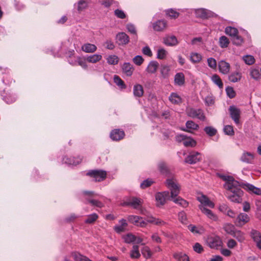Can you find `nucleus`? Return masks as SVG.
Wrapping results in <instances>:
<instances>
[{"mask_svg": "<svg viewBox=\"0 0 261 261\" xmlns=\"http://www.w3.org/2000/svg\"><path fill=\"white\" fill-rule=\"evenodd\" d=\"M206 242L208 246L213 249H218L222 244L221 240L218 236L209 237Z\"/></svg>", "mask_w": 261, "mask_h": 261, "instance_id": "8", "label": "nucleus"}, {"mask_svg": "<svg viewBox=\"0 0 261 261\" xmlns=\"http://www.w3.org/2000/svg\"><path fill=\"white\" fill-rule=\"evenodd\" d=\"M176 140L178 142L182 141L183 144L185 146L193 147L196 145V142L192 138H187L186 136L184 135H178L176 137Z\"/></svg>", "mask_w": 261, "mask_h": 261, "instance_id": "9", "label": "nucleus"}, {"mask_svg": "<svg viewBox=\"0 0 261 261\" xmlns=\"http://www.w3.org/2000/svg\"><path fill=\"white\" fill-rule=\"evenodd\" d=\"M226 92L227 96L230 98H232L236 96V92L233 88L231 87H227L226 88Z\"/></svg>", "mask_w": 261, "mask_h": 261, "instance_id": "64", "label": "nucleus"}, {"mask_svg": "<svg viewBox=\"0 0 261 261\" xmlns=\"http://www.w3.org/2000/svg\"><path fill=\"white\" fill-rule=\"evenodd\" d=\"M232 42L234 44H236L237 45H240L243 43V39L241 36H239L238 34L236 36L232 37Z\"/></svg>", "mask_w": 261, "mask_h": 261, "instance_id": "62", "label": "nucleus"}, {"mask_svg": "<svg viewBox=\"0 0 261 261\" xmlns=\"http://www.w3.org/2000/svg\"><path fill=\"white\" fill-rule=\"evenodd\" d=\"M250 236L254 242L256 243V246L261 249V234L255 229H252L250 232Z\"/></svg>", "mask_w": 261, "mask_h": 261, "instance_id": "17", "label": "nucleus"}, {"mask_svg": "<svg viewBox=\"0 0 261 261\" xmlns=\"http://www.w3.org/2000/svg\"><path fill=\"white\" fill-rule=\"evenodd\" d=\"M87 175L93 177L96 181H101L106 178L107 173L103 170H93L87 172Z\"/></svg>", "mask_w": 261, "mask_h": 261, "instance_id": "5", "label": "nucleus"}, {"mask_svg": "<svg viewBox=\"0 0 261 261\" xmlns=\"http://www.w3.org/2000/svg\"><path fill=\"white\" fill-rule=\"evenodd\" d=\"M142 219V217L138 216L130 215L128 217V220L129 221V222L134 224L135 225H136L137 223L139 220Z\"/></svg>", "mask_w": 261, "mask_h": 261, "instance_id": "58", "label": "nucleus"}, {"mask_svg": "<svg viewBox=\"0 0 261 261\" xmlns=\"http://www.w3.org/2000/svg\"><path fill=\"white\" fill-rule=\"evenodd\" d=\"M167 188L170 190L171 198H174L178 195L180 187L176 179L174 177H168L166 181Z\"/></svg>", "mask_w": 261, "mask_h": 261, "instance_id": "2", "label": "nucleus"}, {"mask_svg": "<svg viewBox=\"0 0 261 261\" xmlns=\"http://www.w3.org/2000/svg\"><path fill=\"white\" fill-rule=\"evenodd\" d=\"M141 256L139 252V247L138 245H134L130 251V257L132 259H138Z\"/></svg>", "mask_w": 261, "mask_h": 261, "instance_id": "34", "label": "nucleus"}, {"mask_svg": "<svg viewBox=\"0 0 261 261\" xmlns=\"http://www.w3.org/2000/svg\"><path fill=\"white\" fill-rule=\"evenodd\" d=\"M116 42L119 45L127 44L129 41V36L124 32L118 33L116 37Z\"/></svg>", "mask_w": 261, "mask_h": 261, "instance_id": "14", "label": "nucleus"}, {"mask_svg": "<svg viewBox=\"0 0 261 261\" xmlns=\"http://www.w3.org/2000/svg\"><path fill=\"white\" fill-rule=\"evenodd\" d=\"M219 45L222 48H226L227 47L229 44V39L224 36H221L219 38Z\"/></svg>", "mask_w": 261, "mask_h": 261, "instance_id": "43", "label": "nucleus"}, {"mask_svg": "<svg viewBox=\"0 0 261 261\" xmlns=\"http://www.w3.org/2000/svg\"><path fill=\"white\" fill-rule=\"evenodd\" d=\"M250 75L255 80L259 79L260 76L259 70L258 69H252L250 71Z\"/></svg>", "mask_w": 261, "mask_h": 261, "instance_id": "60", "label": "nucleus"}, {"mask_svg": "<svg viewBox=\"0 0 261 261\" xmlns=\"http://www.w3.org/2000/svg\"><path fill=\"white\" fill-rule=\"evenodd\" d=\"M107 62L111 65H116L118 63V58L115 55H110L107 59Z\"/></svg>", "mask_w": 261, "mask_h": 261, "instance_id": "48", "label": "nucleus"}, {"mask_svg": "<svg viewBox=\"0 0 261 261\" xmlns=\"http://www.w3.org/2000/svg\"><path fill=\"white\" fill-rule=\"evenodd\" d=\"M133 61L136 65L140 66L143 63L144 59L141 56L138 55L133 59Z\"/></svg>", "mask_w": 261, "mask_h": 261, "instance_id": "63", "label": "nucleus"}, {"mask_svg": "<svg viewBox=\"0 0 261 261\" xmlns=\"http://www.w3.org/2000/svg\"><path fill=\"white\" fill-rule=\"evenodd\" d=\"M171 200H172L175 203L180 205L184 208H186L189 205V202L180 196H177L176 197H174V198H171Z\"/></svg>", "mask_w": 261, "mask_h": 261, "instance_id": "27", "label": "nucleus"}, {"mask_svg": "<svg viewBox=\"0 0 261 261\" xmlns=\"http://www.w3.org/2000/svg\"><path fill=\"white\" fill-rule=\"evenodd\" d=\"M199 208L201 210V211L205 214L209 219L216 221L218 219L217 216L213 213V212L204 207L203 205H199Z\"/></svg>", "mask_w": 261, "mask_h": 261, "instance_id": "20", "label": "nucleus"}, {"mask_svg": "<svg viewBox=\"0 0 261 261\" xmlns=\"http://www.w3.org/2000/svg\"><path fill=\"white\" fill-rule=\"evenodd\" d=\"M230 115L232 119L234 121L236 124H239L240 123V118L241 111L239 109L236 108L235 106H230L229 108Z\"/></svg>", "mask_w": 261, "mask_h": 261, "instance_id": "11", "label": "nucleus"}, {"mask_svg": "<svg viewBox=\"0 0 261 261\" xmlns=\"http://www.w3.org/2000/svg\"><path fill=\"white\" fill-rule=\"evenodd\" d=\"M188 114L192 118H197L200 120L203 121L205 119V116L201 109H190L188 111Z\"/></svg>", "mask_w": 261, "mask_h": 261, "instance_id": "12", "label": "nucleus"}, {"mask_svg": "<svg viewBox=\"0 0 261 261\" xmlns=\"http://www.w3.org/2000/svg\"><path fill=\"white\" fill-rule=\"evenodd\" d=\"M167 55V51L163 48H160L157 51V58L159 59H164Z\"/></svg>", "mask_w": 261, "mask_h": 261, "instance_id": "49", "label": "nucleus"}, {"mask_svg": "<svg viewBox=\"0 0 261 261\" xmlns=\"http://www.w3.org/2000/svg\"><path fill=\"white\" fill-rule=\"evenodd\" d=\"M89 0H80L77 3V10L79 12L83 11L88 7Z\"/></svg>", "mask_w": 261, "mask_h": 261, "instance_id": "39", "label": "nucleus"}, {"mask_svg": "<svg viewBox=\"0 0 261 261\" xmlns=\"http://www.w3.org/2000/svg\"><path fill=\"white\" fill-rule=\"evenodd\" d=\"M224 132L227 135L232 136L234 135V130L231 125H225L223 128Z\"/></svg>", "mask_w": 261, "mask_h": 261, "instance_id": "57", "label": "nucleus"}, {"mask_svg": "<svg viewBox=\"0 0 261 261\" xmlns=\"http://www.w3.org/2000/svg\"><path fill=\"white\" fill-rule=\"evenodd\" d=\"M243 60L245 63L248 65H252L255 62V59L252 56L246 55L243 57Z\"/></svg>", "mask_w": 261, "mask_h": 261, "instance_id": "53", "label": "nucleus"}, {"mask_svg": "<svg viewBox=\"0 0 261 261\" xmlns=\"http://www.w3.org/2000/svg\"><path fill=\"white\" fill-rule=\"evenodd\" d=\"M202 59V57L200 54L195 52H192L190 54V60L193 64L200 62Z\"/></svg>", "mask_w": 261, "mask_h": 261, "instance_id": "36", "label": "nucleus"}, {"mask_svg": "<svg viewBox=\"0 0 261 261\" xmlns=\"http://www.w3.org/2000/svg\"><path fill=\"white\" fill-rule=\"evenodd\" d=\"M197 199L200 202V205H203L204 207L208 206L210 208H214L215 206L214 202L211 201L205 195L202 194L198 196Z\"/></svg>", "mask_w": 261, "mask_h": 261, "instance_id": "16", "label": "nucleus"}, {"mask_svg": "<svg viewBox=\"0 0 261 261\" xmlns=\"http://www.w3.org/2000/svg\"><path fill=\"white\" fill-rule=\"evenodd\" d=\"M141 252L144 257L146 258H149L151 256V251L148 246H144L141 249Z\"/></svg>", "mask_w": 261, "mask_h": 261, "instance_id": "50", "label": "nucleus"}, {"mask_svg": "<svg viewBox=\"0 0 261 261\" xmlns=\"http://www.w3.org/2000/svg\"><path fill=\"white\" fill-rule=\"evenodd\" d=\"M114 81L115 83L121 89H124L126 88V86L124 82L121 79V78L117 75H115L114 76Z\"/></svg>", "mask_w": 261, "mask_h": 261, "instance_id": "45", "label": "nucleus"}, {"mask_svg": "<svg viewBox=\"0 0 261 261\" xmlns=\"http://www.w3.org/2000/svg\"><path fill=\"white\" fill-rule=\"evenodd\" d=\"M226 231L232 235L234 238H236L238 241L240 242H243L245 240L244 233L241 230H235L231 232L228 231L226 229Z\"/></svg>", "mask_w": 261, "mask_h": 261, "instance_id": "28", "label": "nucleus"}, {"mask_svg": "<svg viewBox=\"0 0 261 261\" xmlns=\"http://www.w3.org/2000/svg\"><path fill=\"white\" fill-rule=\"evenodd\" d=\"M71 256L74 261H87L89 258L84 256L77 252H73L71 253Z\"/></svg>", "mask_w": 261, "mask_h": 261, "instance_id": "38", "label": "nucleus"}, {"mask_svg": "<svg viewBox=\"0 0 261 261\" xmlns=\"http://www.w3.org/2000/svg\"><path fill=\"white\" fill-rule=\"evenodd\" d=\"M83 194L85 196V200L88 203H90L93 206L101 208L103 206V204L100 201L92 199V197L96 196L94 192L90 191H84Z\"/></svg>", "mask_w": 261, "mask_h": 261, "instance_id": "3", "label": "nucleus"}, {"mask_svg": "<svg viewBox=\"0 0 261 261\" xmlns=\"http://www.w3.org/2000/svg\"><path fill=\"white\" fill-rule=\"evenodd\" d=\"M153 183V181L149 178L144 180L140 185L142 189H145L149 187Z\"/></svg>", "mask_w": 261, "mask_h": 261, "instance_id": "59", "label": "nucleus"}, {"mask_svg": "<svg viewBox=\"0 0 261 261\" xmlns=\"http://www.w3.org/2000/svg\"><path fill=\"white\" fill-rule=\"evenodd\" d=\"M120 225H116L114 227V230L117 233H120L125 231L127 223L126 220L122 219L119 221Z\"/></svg>", "mask_w": 261, "mask_h": 261, "instance_id": "22", "label": "nucleus"}, {"mask_svg": "<svg viewBox=\"0 0 261 261\" xmlns=\"http://www.w3.org/2000/svg\"><path fill=\"white\" fill-rule=\"evenodd\" d=\"M173 256L176 261H190L189 256L181 252L174 253Z\"/></svg>", "mask_w": 261, "mask_h": 261, "instance_id": "29", "label": "nucleus"}, {"mask_svg": "<svg viewBox=\"0 0 261 261\" xmlns=\"http://www.w3.org/2000/svg\"><path fill=\"white\" fill-rule=\"evenodd\" d=\"M155 197L156 202V206L160 207L165 204L166 200L171 199V195H170V192L166 191L156 193Z\"/></svg>", "mask_w": 261, "mask_h": 261, "instance_id": "4", "label": "nucleus"}, {"mask_svg": "<svg viewBox=\"0 0 261 261\" xmlns=\"http://www.w3.org/2000/svg\"><path fill=\"white\" fill-rule=\"evenodd\" d=\"M126 28L128 32L134 35L133 38L137 40L138 36L135 26L132 23H128L126 24Z\"/></svg>", "mask_w": 261, "mask_h": 261, "instance_id": "40", "label": "nucleus"}, {"mask_svg": "<svg viewBox=\"0 0 261 261\" xmlns=\"http://www.w3.org/2000/svg\"><path fill=\"white\" fill-rule=\"evenodd\" d=\"M122 70L127 76H130L133 74L134 68L130 63L125 62L122 66Z\"/></svg>", "mask_w": 261, "mask_h": 261, "instance_id": "24", "label": "nucleus"}, {"mask_svg": "<svg viewBox=\"0 0 261 261\" xmlns=\"http://www.w3.org/2000/svg\"><path fill=\"white\" fill-rule=\"evenodd\" d=\"M158 66L159 64L156 61H151L148 65L146 70L149 73H153L156 71Z\"/></svg>", "mask_w": 261, "mask_h": 261, "instance_id": "37", "label": "nucleus"}, {"mask_svg": "<svg viewBox=\"0 0 261 261\" xmlns=\"http://www.w3.org/2000/svg\"><path fill=\"white\" fill-rule=\"evenodd\" d=\"M82 160V159L80 156L77 158L65 156L63 158V163L69 165L76 166L80 164Z\"/></svg>", "mask_w": 261, "mask_h": 261, "instance_id": "18", "label": "nucleus"}, {"mask_svg": "<svg viewBox=\"0 0 261 261\" xmlns=\"http://www.w3.org/2000/svg\"><path fill=\"white\" fill-rule=\"evenodd\" d=\"M178 220L182 224H186L187 222V217L184 211L179 212L178 214Z\"/></svg>", "mask_w": 261, "mask_h": 261, "instance_id": "51", "label": "nucleus"}, {"mask_svg": "<svg viewBox=\"0 0 261 261\" xmlns=\"http://www.w3.org/2000/svg\"><path fill=\"white\" fill-rule=\"evenodd\" d=\"M254 154L249 152H244L241 156L240 160L247 164H253Z\"/></svg>", "mask_w": 261, "mask_h": 261, "instance_id": "21", "label": "nucleus"}, {"mask_svg": "<svg viewBox=\"0 0 261 261\" xmlns=\"http://www.w3.org/2000/svg\"><path fill=\"white\" fill-rule=\"evenodd\" d=\"M152 27L155 32H163L167 27V22L164 19L158 20L152 23Z\"/></svg>", "mask_w": 261, "mask_h": 261, "instance_id": "13", "label": "nucleus"}, {"mask_svg": "<svg viewBox=\"0 0 261 261\" xmlns=\"http://www.w3.org/2000/svg\"><path fill=\"white\" fill-rule=\"evenodd\" d=\"M123 239L125 243L129 244L134 242L136 240V237L131 233H128L124 236Z\"/></svg>", "mask_w": 261, "mask_h": 261, "instance_id": "52", "label": "nucleus"}, {"mask_svg": "<svg viewBox=\"0 0 261 261\" xmlns=\"http://www.w3.org/2000/svg\"><path fill=\"white\" fill-rule=\"evenodd\" d=\"M98 217L97 214L93 213L87 216V218L85 220V222L87 224L93 223L97 219Z\"/></svg>", "mask_w": 261, "mask_h": 261, "instance_id": "46", "label": "nucleus"}, {"mask_svg": "<svg viewBox=\"0 0 261 261\" xmlns=\"http://www.w3.org/2000/svg\"><path fill=\"white\" fill-rule=\"evenodd\" d=\"M82 49L85 53H93L96 50L97 47L93 44L85 43L82 45Z\"/></svg>", "mask_w": 261, "mask_h": 261, "instance_id": "30", "label": "nucleus"}, {"mask_svg": "<svg viewBox=\"0 0 261 261\" xmlns=\"http://www.w3.org/2000/svg\"><path fill=\"white\" fill-rule=\"evenodd\" d=\"M202 160V154L196 151H193L189 153L185 159V162L190 164H194Z\"/></svg>", "mask_w": 261, "mask_h": 261, "instance_id": "7", "label": "nucleus"}, {"mask_svg": "<svg viewBox=\"0 0 261 261\" xmlns=\"http://www.w3.org/2000/svg\"><path fill=\"white\" fill-rule=\"evenodd\" d=\"M250 220L248 215L245 213H240L237 217L236 224L238 226H242L247 223Z\"/></svg>", "mask_w": 261, "mask_h": 261, "instance_id": "19", "label": "nucleus"}, {"mask_svg": "<svg viewBox=\"0 0 261 261\" xmlns=\"http://www.w3.org/2000/svg\"><path fill=\"white\" fill-rule=\"evenodd\" d=\"M186 127L188 129H192V130H196L197 129L199 126L198 124L195 123L193 121H188L186 123Z\"/></svg>", "mask_w": 261, "mask_h": 261, "instance_id": "56", "label": "nucleus"}, {"mask_svg": "<svg viewBox=\"0 0 261 261\" xmlns=\"http://www.w3.org/2000/svg\"><path fill=\"white\" fill-rule=\"evenodd\" d=\"M219 176L225 181L224 188L226 190V196L231 201L240 203L242 201L244 192L242 188H244V184L240 183L231 176L219 174Z\"/></svg>", "mask_w": 261, "mask_h": 261, "instance_id": "1", "label": "nucleus"}, {"mask_svg": "<svg viewBox=\"0 0 261 261\" xmlns=\"http://www.w3.org/2000/svg\"><path fill=\"white\" fill-rule=\"evenodd\" d=\"M242 77L241 73L239 72H236L232 73L229 75L228 79L230 81L233 83H236L239 81Z\"/></svg>", "mask_w": 261, "mask_h": 261, "instance_id": "41", "label": "nucleus"}, {"mask_svg": "<svg viewBox=\"0 0 261 261\" xmlns=\"http://www.w3.org/2000/svg\"><path fill=\"white\" fill-rule=\"evenodd\" d=\"M158 168L160 171L164 174H167L168 173V169L165 165V164L163 162H161L158 165Z\"/></svg>", "mask_w": 261, "mask_h": 261, "instance_id": "61", "label": "nucleus"}, {"mask_svg": "<svg viewBox=\"0 0 261 261\" xmlns=\"http://www.w3.org/2000/svg\"><path fill=\"white\" fill-rule=\"evenodd\" d=\"M244 189H246L250 193H252L257 195H261V189L259 188L254 186L252 184L248 183L244 184Z\"/></svg>", "mask_w": 261, "mask_h": 261, "instance_id": "25", "label": "nucleus"}, {"mask_svg": "<svg viewBox=\"0 0 261 261\" xmlns=\"http://www.w3.org/2000/svg\"><path fill=\"white\" fill-rule=\"evenodd\" d=\"M207 63L208 67L213 69H216L217 68L216 60L213 58H208L207 59Z\"/></svg>", "mask_w": 261, "mask_h": 261, "instance_id": "55", "label": "nucleus"}, {"mask_svg": "<svg viewBox=\"0 0 261 261\" xmlns=\"http://www.w3.org/2000/svg\"><path fill=\"white\" fill-rule=\"evenodd\" d=\"M164 43L167 46H174L177 44L178 42L175 36H171L164 38Z\"/></svg>", "mask_w": 261, "mask_h": 261, "instance_id": "31", "label": "nucleus"}, {"mask_svg": "<svg viewBox=\"0 0 261 261\" xmlns=\"http://www.w3.org/2000/svg\"><path fill=\"white\" fill-rule=\"evenodd\" d=\"M195 13L197 17L201 18H207L213 17L215 14L212 11L203 8L197 9L195 10Z\"/></svg>", "mask_w": 261, "mask_h": 261, "instance_id": "10", "label": "nucleus"}, {"mask_svg": "<svg viewBox=\"0 0 261 261\" xmlns=\"http://www.w3.org/2000/svg\"><path fill=\"white\" fill-rule=\"evenodd\" d=\"M143 201L141 199L135 197L128 198L124 202V205L132 206L133 208L139 210L142 207Z\"/></svg>", "mask_w": 261, "mask_h": 261, "instance_id": "6", "label": "nucleus"}, {"mask_svg": "<svg viewBox=\"0 0 261 261\" xmlns=\"http://www.w3.org/2000/svg\"><path fill=\"white\" fill-rule=\"evenodd\" d=\"M125 136L123 130L120 129H115L110 133V138L113 141H119L122 139Z\"/></svg>", "mask_w": 261, "mask_h": 261, "instance_id": "15", "label": "nucleus"}, {"mask_svg": "<svg viewBox=\"0 0 261 261\" xmlns=\"http://www.w3.org/2000/svg\"><path fill=\"white\" fill-rule=\"evenodd\" d=\"M219 69L223 74H227L230 70V65L224 60H221L218 63Z\"/></svg>", "mask_w": 261, "mask_h": 261, "instance_id": "23", "label": "nucleus"}, {"mask_svg": "<svg viewBox=\"0 0 261 261\" xmlns=\"http://www.w3.org/2000/svg\"><path fill=\"white\" fill-rule=\"evenodd\" d=\"M101 59L102 56L99 54H94L92 55L87 56L86 57V60L87 62L92 63H95L101 60Z\"/></svg>", "mask_w": 261, "mask_h": 261, "instance_id": "35", "label": "nucleus"}, {"mask_svg": "<svg viewBox=\"0 0 261 261\" xmlns=\"http://www.w3.org/2000/svg\"><path fill=\"white\" fill-rule=\"evenodd\" d=\"M166 14L172 19H175L179 16V13L172 9L167 10Z\"/></svg>", "mask_w": 261, "mask_h": 261, "instance_id": "47", "label": "nucleus"}, {"mask_svg": "<svg viewBox=\"0 0 261 261\" xmlns=\"http://www.w3.org/2000/svg\"><path fill=\"white\" fill-rule=\"evenodd\" d=\"M144 93L143 88L142 85L137 84L133 87V94L135 97H141Z\"/></svg>", "mask_w": 261, "mask_h": 261, "instance_id": "32", "label": "nucleus"}, {"mask_svg": "<svg viewBox=\"0 0 261 261\" xmlns=\"http://www.w3.org/2000/svg\"><path fill=\"white\" fill-rule=\"evenodd\" d=\"M185 81V75L183 73L179 72L175 75L174 83L175 85L182 86L184 84Z\"/></svg>", "mask_w": 261, "mask_h": 261, "instance_id": "33", "label": "nucleus"}, {"mask_svg": "<svg viewBox=\"0 0 261 261\" xmlns=\"http://www.w3.org/2000/svg\"><path fill=\"white\" fill-rule=\"evenodd\" d=\"M169 100L174 105H179L182 102V98L175 92H172L169 96Z\"/></svg>", "mask_w": 261, "mask_h": 261, "instance_id": "26", "label": "nucleus"}, {"mask_svg": "<svg viewBox=\"0 0 261 261\" xmlns=\"http://www.w3.org/2000/svg\"><path fill=\"white\" fill-rule=\"evenodd\" d=\"M212 81L217 85L220 88H222L223 86V83L220 78V77L217 74H214L212 75Z\"/></svg>", "mask_w": 261, "mask_h": 261, "instance_id": "44", "label": "nucleus"}, {"mask_svg": "<svg viewBox=\"0 0 261 261\" xmlns=\"http://www.w3.org/2000/svg\"><path fill=\"white\" fill-rule=\"evenodd\" d=\"M225 31L226 34L228 35L229 36L232 37H233L234 36L238 34V30L234 27H227L225 28Z\"/></svg>", "mask_w": 261, "mask_h": 261, "instance_id": "42", "label": "nucleus"}, {"mask_svg": "<svg viewBox=\"0 0 261 261\" xmlns=\"http://www.w3.org/2000/svg\"><path fill=\"white\" fill-rule=\"evenodd\" d=\"M205 132L210 136H214L217 133V130L211 126H206L204 129Z\"/></svg>", "mask_w": 261, "mask_h": 261, "instance_id": "54", "label": "nucleus"}]
</instances>
